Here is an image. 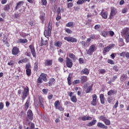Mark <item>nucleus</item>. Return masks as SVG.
Instances as JSON below:
<instances>
[{"label":"nucleus","mask_w":129,"mask_h":129,"mask_svg":"<svg viewBox=\"0 0 129 129\" xmlns=\"http://www.w3.org/2000/svg\"><path fill=\"white\" fill-rule=\"evenodd\" d=\"M86 2L89 3L90 0H78V1L77 2V5H83V4H85V3H86Z\"/></svg>","instance_id":"obj_23"},{"label":"nucleus","mask_w":129,"mask_h":129,"mask_svg":"<svg viewBox=\"0 0 129 129\" xmlns=\"http://www.w3.org/2000/svg\"><path fill=\"white\" fill-rule=\"evenodd\" d=\"M59 105H60V101L59 100H57L54 102V106L56 109L59 107Z\"/></svg>","instance_id":"obj_34"},{"label":"nucleus","mask_w":129,"mask_h":129,"mask_svg":"<svg viewBox=\"0 0 129 129\" xmlns=\"http://www.w3.org/2000/svg\"><path fill=\"white\" fill-rule=\"evenodd\" d=\"M52 64H53V60L52 59H47L45 61V65H46V66H51Z\"/></svg>","instance_id":"obj_21"},{"label":"nucleus","mask_w":129,"mask_h":129,"mask_svg":"<svg viewBox=\"0 0 129 129\" xmlns=\"http://www.w3.org/2000/svg\"><path fill=\"white\" fill-rule=\"evenodd\" d=\"M101 36L104 37V38H106L107 37L108 33H107V31H102L101 33Z\"/></svg>","instance_id":"obj_31"},{"label":"nucleus","mask_w":129,"mask_h":129,"mask_svg":"<svg viewBox=\"0 0 129 129\" xmlns=\"http://www.w3.org/2000/svg\"><path fill=\"white\" fill-rule=\"evenodd\" d=\"M19 51L20 50L19 49V48L17 46H14L12 49L13 55H17V54H19Z\"/></svg>","instance_id":"obj_13"},{"label":"nucleus","mask_w":129,"mask_h":129,"mask_svg":"<svg viewBox=\"0 0 129 129\" xmlns=\"http://www.w3.org/2000/svg\"><path fill=\"white\" fill-rule=\"evenodd\" d=\"M17 43L25 44V43H28V39H19L17 41Z\"/></svg>","instance_id":"obj_20"},{"label":"nucleus","mask_w":129,"mask_h":129,"mask_svg":"<svg viewBox=\"0 0 129 129\" xmlns=\"http://www.w3.org/2000/svg\"><path fill=\"white\" fill-rule=\"evenodd\" d=\"M125 53L126 52H123L120 53V57H125Z\"/></svg>","instance_id":"obj_61"},{"label":"nucleus","mask_w":129,"mask_h":129,"mask_svg":"<svg viewBox=\"0 0 129 129\" xmlns=\"http://www.w3.org/2000/svg\"><path fill=\"white\" fill-rule=\"evenodd\" d=\"M99 72L100 73V74H105V72H106V71L104 69H100L99 71Z\"/></svg>","instance_id":"obj_42"},{"label":"nucleus","mask_w":129,"mask_h":129,"mask_svg":"<svg viewBox=\"0 0 129 129\" xmlns=\"http://www.w3.org/2000/svg\"><path fill=\"white\" fill-rule=\"evenodd\" d=\"M116 79H117V76H116V75L114 76L111 78V82H114V81H115V80H116Z\"/></svg>","instance_id":"obj_39"},{"label":"nucleus","mask_w":129,"mask_h":129,"mask_svg":"<svg viewBox=\"0 0 129 129\" xmlns=\"http://www.w3.org/2000/svg\"><path fill=\"white\" fill-rule=\"evenodd\" d=\"M56 109H58V110L60 111H63L64 110V108H63L62 106H58Z\"/></svg>","instance_id":"obj_58"},{"label":"nucleus","mask_w":129,"mask_h":129,"mask_svg":"<svg viewBox=\"0 0 129 129\" xmlns=\"http://www.w3.org/2000/svg\"><path fill=\"white\" fill-rule=\"evenodd\" d=\"M81 81L82 83H85V82H86L88 80L87 76H82L80 78Z\"/></svg>","instance_id":"obj_24"},{"label":"nucleus","mask_w":129,"mask_h":129,"mask_svg":"<svg viewBox=\"0 0 129 129\" xmlns=\"http://www.w3.org/2000/svg\"><path fill=\"white\" fill-rule=\"evenodd\" d=\"M66 32H67V33L68 34H71V33H72V31L68 28L66 30Z\"/></svg>","instance_id":"obj_62"},{"label":"nucleus","mask_w":129,"mask_h":129,"mask_svg":"<svg viewBox=\"0 0 129 129\" xmlns=\"http://www.w3.org/2000/svg\"><path fill=\"white\" fill-rule=\"evenodd\" d=\"M126 12H127V8H125L122 9V14H125V13H126Z\"/></svg>","instance_id":"obj_57"},{"label":"nucleus","mask_w":129,"mask_h":129,"mask_svg":"<svg viewBox=\"0 0 129 129\" xmlns=\"http://www.w3.org/2000/svg\"><path fill=\"white\" fill-rule=\"evenodd\" d=\"M129 32V28L127 27L124 28L121 32V34L123 35L127 34V33Z\"/></svg>","instance_id":"obj_19"},{"label":"nucleus","mask_w":129,"mask_h":129,"mask_svg":"<svg viewBox=\"0 0 129 129\" xmlns=\"http://www.w3.org/2000/svg\"><path fill=\"white\" fill-rule=\"evenodd\" d=\"M127 79V76L126 74H123L121 76L120 80L122 82H124L125 80Z\"/></svg>","instance_id":"obj_17"},{"label":"nucleus","mask_w":129,"mask_h":129,"mask_svg":"<svg viewBox=\"0 0 129 129\" xmlns=\"http://www.w3.org/2000/svg\"><path fill=\"white\" fill-rule=\"evenodd\" d=\"M92 87H93V85H89V84H87L85 85V88H87L86 90V93H89L90 91H92Z\"/></svg>","instance_id":"obj_10"},{"label":"nucleus","mask_w":129,"mask_h":129,"mask_svg":"<svg viewBox=\"0 0 129 129\" xmlns=\"http://www.w3.org/2000/svg\"><path fill=\"white\" fill-rule=\"evenodd\" d=\"M29 48L31 50V52L33 56L36 57V50H35V48L34 47V46H33V45H30L29 46Z\"/></svg>","instance_id":"obj_14"},{"label":"nucleus","mask_w":129,"mask_h":129,"mask_svg":"<svg viewBox=\"0 0 129 129\" xmlns=\"http://www.w3.org/2000/svg\"><path fill=\"white\" fill-rule=\"evenodd\" d=\"M100 120H102V121H104V120L106 119V118L104 116H100L99 117Z\"/></svg>","instance_id":"obj_47"},{"label":"nucleus","mask_w":129,"mask_h":129,"mask_svg":"<svg viewBox=\"0 0 129 129\" xmlns=\"http://www.w3.org/2000/svg\"><path fill=\"white\" fill-rule=\"evenodd\" d=\"M100 16H101L103 19H107V12H104V9H102Z\"/></svg>","instance_id":"obj_15"},{"label":"nucleus","mask_w":129,"mask_h":129,"mask_svg":"<svg viewBox=\"0 0 129 129\" xmlns=\"http://www.w3.org/2000/svg\"><path fill=\"white\" fill-rule=\"evenodd\" d=\"M80 44L82 45V46H83L84 47H88L87 46V43L85 42V41H83L80 42Z\"/></svg>","instance_id":"obj_44"},{"label":"nucleus","mask_w":129,"mask_h":129,"mask_svg":"<svg viewBox=\"0 0 129 129\" xmlns=\"http://www.w3.org/2000/svg\"><path fill=\"white\" fill-rule=\"evenodd\" d=\"M39 18H40V19L41 20L42 24H43V23L45 21V13H41Z\"/></svg>","instance_id":"obj_27"},{"label":"nucleus","mask_w":129,"mask_h":129,"mask_svg":"<svg viewBox=\"0 0 129 129\" xmlns=\"http://www.w3.org/2000/svg\"><path fill=\"white\" fill-rule=\"evenodd\" d=\"M24 5V2L23 1H20L19 3H17V5L15 7V10L17 11L18 9H20L22 6Z\"/></svg>","instance_id":"obj_18"},{"label":"nucleus","mask_w":129,"mask_h":129,"mask_svg":"<svg viewBox=\"0 0 129 129\" xmlns=\"http://www.w3.org/2000/svg\"><path fill=\"white\" fill-rule=\"evenodd\" d=\"M30 99H28L27 100V101L25 103V108H27V109L29 108V105L30 104Z\"/></svg>","instance_id":"obj_37"},{"label":"nucleus","mask_w":129,"mask_h":129,"mask_svg":"<svg viewBox=\"0 0 129 129\" xmlns=\"http://www.w3.org/2000/svg\"><path fill=\"white\" fill-rule=\"evenodd\" d=\"M68 82L69 85H71V84H72V82H71V78L70 77V75H69L68 78Z\"/></svg>","instance_id":"obj_45"},{"label":"nucleus","mask_w":129,"mask_h":129,"mask_svg":"<svg viewBox=\"0 0 129 129\" xmlns=\"http://www.w3.org/2000/svg\"><path fill=\"white\" fill-rule=\"evenodd\" d=\"M113 70H114V71L117 72V71H118V70H119V68H118V67H117V66H115L113 67Z\"/></svg>","instance_id":"obj_49"},{"label":"nucleus","mask_w":129,"mask_h":129,"mask_svg":"<svg viewBox=\"0 0 129 129\" xmlns=\"http://www.w3.org/2000/svg\"><path fill=\"white\" fill-rule=\"evenodd\" d=\"M29 95V88L24 89L23 93L22 100H25V99Z\"/></svg>","instance_id":"obj_8"},{"label":"nucleus","mask_w":129,"mask_h":129,"mask_svg":"<svg viewBox=\"0 0 129 129\" xmlns=\"http://www.w3.org/2000/svg\"><path fill=\"white\" fill-rule=\"evenodd\" d=\"M14 64H15V61H14V60H10L8 63V65H9V66H13Z\"/></svg>","instance_id":"obj_48"},{"label":"nucleus","mask_w":129,"mask_h":129,"mask_svg":"<svg viewBox=\"0 0 129 129\" xmlns=\"http://www.w3.org/2000/svg\"><path fill=\"white\" fill-rule=\"evenodd\" d=\"M80 83V80H76L73 82V84H79Z\"/></svg>","instance_id":"obj_55"},{"label":"nucleus","mask_w":129,"mask_h":129,"mask_svg":"<svg viewBox=\"0 0 129 129\" xmlns=\"http://www.w3.org/2000/svg\"><path fill=\"white\" fill-rule=\"evenodd\" d=\"M93 100L91 102L92 105H96V100L97 99V96L96 94H93L92 95Z\"/></svg>","instance_id":"obj_11"},{"label":"nucleus","mask_w":129,"mask_h":129,"mask_svg":"<svg viewBox=\"0 0 129 129\" xmlns=\"http://www.w3.org/2000/svg\"><path fill=\"white\" fill-rule=\"evenodd\" d=\"M97 126L98 127H99L100 128H104V129H107L108 128V127L106 125H105L104 124L99 122L97 123Z\"/></svg>","instance_id":"obj_12"},{"label":"nucleus","mask_w":129,"mask_h":129,"mask_svg":"<svg viewBox=\"0 0 129 129\" xmlns=\"http://www.w3.org/2000/svg\"><path fill=\"white\" fill-rule=\"evenodd\" d=\"M67 7L68 9H71L72 7H73V3H69L68 4Z\"/></svg>","instance_id":"obj_51"},{"label":"nucleus","mask_w":129,"mask_h":129,"mask_svg":"<svg viewBox=\"0 0 129 129\" xmlns=\"http://www.w3.org/2000/svg\"><path fill=\"white\" fill-rule=\"evenodd\" d=\"M39 103H40V105H41V107L44 108V103H45V101H44V100H43L42 99H40Z\"/></svg>","instance_id":"obj_32"},{"label":"nucleus","mask_w":129,"mask_h":129,"mask_svg":"<svg viewBox=\"0 0 129 129\" xmlns=\"http://www.w3.org/2000/svg\"><path fill=\"white\" fill-rule=\"evenodd\" d=\"M115 93H116L115 90H111L108 92L107 94L108 95L110 96L113 95L114 94H115Z\"/></svg>","instance_id":"obj_30"},{"label":"nucleus","mask_w":129,"mask_h":129,"mask_svg":"<svg viewBox=\"0 0 129 129\" xmlns=\"http://www.w3.org/2000/svg\"><path fill=\"white\" fill-rule=\"evenodd\" d=\"M125 57H126V58H127V59H129V52H125Z\"/></svg>","instance_id":"obj_64"},{"label":"nucleus","mask_w":129,"mask_h":129,"mask_svg":"<svg viewBox=\"0 0 129 129\" xmlns=\"http://www.w3.org/2000/svg\"><path fill=\"white\" fill-rule=\"evenodd\" d=\"M41 44L42 45H43V46H46V45L48 44V40H44V39H43V38H41Z\"/></svg>","instance_id":"obj_35"},{"label":"nucleus","mask_w":129,"mask_h":129,"mask_svg":"<svg viewBox=\"0 0 129 129\" xmlns=\"http://www.w3.org/2000/svg\"><path fill=\"white\" fill-rule=\"evenodd\" d=\"M30 68H31V64L30 63H28L26 64V70H30Z\"/></svg>","instance_id":"obj_50"},{"label":"nucleus","mask_w":129,"mask_h":129,"mask_svg":"<svg viewBox=\"0 0 129 129\" xmlns=\"http://www.w3.org/2000/svg\"><path fill=\"white\" fill-rule=\"evenodd\" d=\"M60 13H61V8L59 7L57 8V15L58 16H60Z\"/></svg>","instance_id":"obj_56"},{"label":"nucleus","mask_w":129,"mask_h":129,"mask_svg":"<svg viewBox=\"0 0 129 129\" xmlns=\"http://www.w3.org/2000/svg\"><path fill=\"white\" fill-rule=\"evenodd\" d=\"M55 82V79L51 78L49 80V82H48V84L49 85V86H51V85H53V83Z\"/></svg>","instance_id":"obj_33"},{"label":"nucleus","mask_w":129,"mask_h":129,"mask_svg":"<svg viewBox=\"0 0 129 129\" xmlns=\"http://www.w3.org/2000/svg\"><path fill=\"white\" fill-rule=\"evenodd\" d=\"M31 74H32L31 70H26V75H27V76H31Z\"/></svg>","instance_id":"obj_40"},{"label":"nucleus","mask_w":129,"mask_h":129,"mask_svg":"<svg viewBox=\"0 0 129 129\" xmlns=\"http://www.w3.org/2000/svg\"><path fill=\"white\" fill-rule=\"evenodd\" d=\"M125 39L126 43H129V33H127L125 35Z\"/></svg>","instance_id":"obj_43"},{"label":"nucleus","mask_w":129,"mask_h":129,"mask_svg":"<svg viewBox=\"0 0 129 129\" xmlns=\"http://www.w3.org/2000/svg\"><path fill=\"white\" fill-rule=\"evenodd\" d=\"M64 40H66L68 42H71V43H77V39L72 37H65Z\"/></svg>","instance_id":"obj_5"},{"label":"nucleus","mask_w":129,"mask_h":129,"mask_svg":"<svg viewBox=\"0 0 129 129\" xmlns=\"http://www.w3.org/2000/svg\"><path fill=\"white\" fill-rule=\"evenodd\" d=\"M66 66L68 68H72V66H73V61L68 57L66 58Z\"/></svg>","instance_id":"obj_3"},{"label":"nucleus","mask_w":129,"mask_h":129,"mask_svg":"<svg viewBox=\"0 0 129 129\" xmlns=\"http://www.w3.org/2000/svg\"><path fill=\"white\" fill-rule=\"evenodd\" d=\"M97 122V120L96 119L93 120L92 121L90 122L88 124V126H92V125H94Z\"/></svg>","instance_id":"obj_26"},{"label":"nucleus","mask_w":129,"mask_h":129,"mask_svg":"<svg viewBox=\"0 0 129 129\" xmlns=\"http://www.w3.org/2000/svg\"><path fill=\"white\" fill-rule=\"evenodd\" d=\"M81 118L82 120L85 121V120H91V119H92V117L84 116L82 117Z\"/></svg>","instance_id":"obj_25"},{"label":"nucleus","mask_w":129,"mask_h":129,"mask_svg":"<svg viewBox=\"0 0 129 129\" xmlns=\"http://www.w3.org/2000/svg\"><path fill=\"white\" fill-rule=\"evenodd\" d=\"M94 50H95V45L93 44L90 47L89 49L87 50V54L92 55V53L94 52Z\"/></svg>","instance_id":"obj_7"},{"label":"nucleus","mask_w":129,"mask_h":129,"mask_svg":"<svg viewBox=\"0 0 129 129\" xmlns=\"http://www.w3.org/2000/svg\"><path fill=\"white\" fill-rule=\"evenodd\" d=\"M47 74H42L40 75V78H41V79H42V80H43V81H44L45 82H47Z\"/></svg>","instance_id":"obj_22"},{"label":"nucleus","mask_w":129,"mask_h":129,"mask_svg":"<svg viewBox=\"0 0 129 129\" xmlns=\"http://www.w3.org/2000/svg\"><path fill=\"white\" fill-rule=\"evenodd\" d=\"M66 27L69 28H73L74 27V22H70L66 24Z\"/></svg>","instance_id":"obj_28"},{"label":"nucleus","mask_w":129,"mask_h":129,"mask_svg":"<svg viewBox=\"0 0 129 129\" xmlns=\"http://www.w3.org/2000/svg\"><path fill=\"white\" fill-rule=\"evenodd\" d=\"M106 125H110V120H108L107 118H106L104 121Z\"/></svg>","instance_id":"obj_36"},{"label":"nucleus","mask_w":129,"mask_h":129,"mask_svg":"<svg viewBox=\"0 0 129 129\" xmlns=\"http://www.w3.org/2000/svg\"><path fill=\"white\" fill-rule=\"evenodd\" d=\"M73 94H74V93L72 92L68 93V95L70 96L71 101H72V102L76 103L77 102V98H76V96L73 95Z\"/></svg>","instance_id":"obj_4"},{"label":"nucleus","mask_w":129,"mask_h":129,"mask_svg":"<svg viewBox=\"0 0 129 129\" xmlns=\"http://www.w3.org/2000/svg\"><path fill=\"white\" fill-rule=\"evenodd\" d=\"M115 46L114 44H111L109 45L108 46L104 47L103 50V53L105 54V53H107V52H109L113 47Z\"/></svg>","instance_id":"obj_2"},{"label":"nucleus","mask_w":129,"mask_h":129,"mask_svg":"<svg viewBox=\"0 0 129 129\" xmlns=\"http://www.w3.org/2000/svg\"><path fill=\"white\" fill-rule=\"evenodd\" d=\"M79 62L80 64H83V63H84V59H83L82 58H80L79 59Z\"/></svg>","instance_id":"obj_54"},{"label":"nucleus","mask_w":129,"mask_h":129,"mask_svg":"<svg viewBox=\"0 0 129 129\" xmlns=\"http://www.w3.org/2000/svg\"><path fill=\"white\" fill-rule=\"evenodd\" d=\"M90 72V70L87 68H84L81 71V74L82 75H89V73Z\"/></svg>","instance_id":"obj_9"},{"label":"nucleus","mask_w":129,"mask_h":129,"mask_svg":"<svg viewBox=\"0 0 129 129\" xmlns=\"http://www.w3.org/2000/svg\"><path fill=\"white\" fill-rule=\"evenodd\" d=\"M90 41H91V38H87V41H86V43L87 45V46H89L90 44Z\"/></svg>","instance_id":"obj_52"},{"label":"nucleus","mask_w":129,"mask_h":129,"mask_svg":"<svg viewBox=\"0 0 129 129\" xmlns=\"http://www.w3.org/2000/svg\"><path fill=\"white\" fill-rule=\"evenodd\" d=\"M111 12L110 14V19H111L113 16H115L116 14H117V9L116 8L112 7H111Z\"/></svg>","instance_id":"obj_6"},{"label":"nucleus","mask_w":129,"mask_h":129,"mask_svg":"<svg viewBox=\"0 0 129 129\" xmlns=\"http://www.w3.org/2000/svg\"><path fill=\"white\" fill-rule=\"evenodd\" d=\"M10 10V5H7L4 6V11H9Z\"/></svg>","instance_id":"obj_41"},{"label":"nucleus","mask_w":129,"mask_h":129,"mask_svg":"<svg viewBox=\"0 0 129 129\" xmlns=\"http://www.w3.org/2000/svg\"><path fill=\"white\" fill-rule=\"evenodd\" d=\"M109 35H110L111 36V37H112L114 35V32L112 31H109Z\"/></svg>","instance_id":"obj_63"},{"label":"nucleus","mask_w":129,"mask_h":129,"mask_svg":"<svg viewBox=\"0 0 129 129\" xmlns=\"http://www.w3.org/2000/svg\"><path fill=\"white\" fill-rule=\"evenodd\" d=\"M39 64V62L38 61L35 62L34 63V70H38V65Z\"/></svg>","instance_id":"obj_46"},{"label":"nucleus","mask_w":129,"mask_h":129,"mask_svg":"<svg viewBox=\"0 0 129 129\" xmlns=\"http://www.w3.org/2000/svg\"><path fill=\"white\" fill-rule=\"evenodd\" d=\"M107 62H108V63H109V64H111V65L114 64V61H113V60H112L111 59H108Z\"/></svg>","instance_id":"obj_53"},{"label":"nucleus","mask_w":129,"mask_h":129,"mask_svg":"<svg viewBox=\"0 0 129 129\" xmlns=\"http://www.w3.org/2000/svg\"><path fill=\"white\" fill-rule=\"evenodd\" d=\"M58 61L59 62V63H62L63 61H64V59H63L62 57H59Z\"/></svg>","instance_id":"obj_59"},{"label":"nucleus","mask_w":129,"mask_h":129,"mask_svg":"<svg viewBox=\"0 0 129 129\" xmlns=\"http://www.w3.org/2000/svg\"><path fill=\"white\" fill-rule=\"evenodd\" d=\"M51 31H52V24L49 23L47 29H45L44 32V35L46 38H48L51 36Z\"/></svg>","instance_id":"obj_1"},{"label":"nucleus","mask_w":129,"mask_h":129,"mask_svg":"<svg viewBox=\"0 0 129 129\" xmlns=\"http://www.w3.org/2000/svg\"><path fill=\"white\" fill-rule=\"evenodd\" d=\"M42 80V78L39 77L37 80L38 83H42V82H43Z\"/></svg>","instance_id":"obj_60"},{"label":"nucleus","mask_w":129,"mask_h":129,"mask_svg":"<svg viewBox=\"0 0 129 129\" xmlns=\"http://www.w3.org/2000/svg\"><path fill=\"white\" fill-rule=\"evenodd\" d=\"M62 43L61 41H55L54 42V46H55V47H58L60 48V47L62 46Z\"/></svg>","instance_id":"obj_29"},{"label":"nucleus","mask_w":129,"mask_h":129,"mask_svg":"<svg viewBox=\"0 0 129 129\" xmlns=\"http://www.w3.org/2000/svg\"><path fill=\"white\" fill-rule=\"evenodd\" d=\"M27 116L30 120H33V112L31 110H29L27 111Z\"/></svg>","instance_id":"obj_16"},{"label":"nucleus","mask_w":129,"mask_h":129,"mask_svg":"<svg viewBox=\"0 0 129 129\" xmlns=\"http://www.w3.org/2000/svg\"><path fill=\"white\" fill-rule=\"evenodd\" d=\"M69 56L70 58H71L73 60H74V59H75L76 58V56L73 53H69Z\"/></svg>","instance_id":"obj_38"}]
</instances>
